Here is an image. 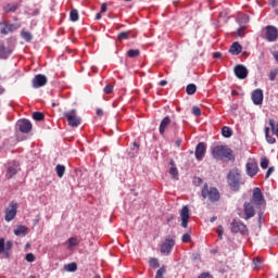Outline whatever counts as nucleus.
Wrapping results in <instances>:
<instances>
[{
    "instance_id": "obj_1",
    "label": "nucleus",
    "mask_w": 278,
    "mask_h": 278,
    "mask_svg": "<svg viewBox=\"0 0 278 278\" xmlns=\"http://www.w3.org/2000/svg\"><path fill=\"white\" fill-rule=\"evenodd\" d=\"M212 155L214 160H219L223 162H236V155H233V150L227 146H215L212 148Z\"/></svg>"
},
{
    "instance_id": "obj_2",
    "label": "nucleus",
    "mask_w": 278,
    "mask_h": 278,
    "mask_svg": "<svg viewBox=\"0 0 278 278\" xmlns=\"http://www.w3.org/2000/svg\"><path fill=\"white\" fill-rule=\"evenodd\" d=\"M227 181H228L229 188L233 192H240V187L244 186V181H242V174L240 173L238 167H235L229 170L227 175Z\"/></svg>"
},
{
    "instance_id": "obj_3",
    "label": "nucleus",
    "mask_w": 278,
    "mask_h": 278,
    "mask_svg": "<svg viewBox=\"0 0 278 278\" xmlns=\"http://www.w3.org/2000/svg\"><path fill=\"white\" fill-rule=\"evenodd\" d=\"M201 197L208 201V203H218L220 201V191L216 187H210L206 182L202 187Z\"/></svg>"
},
{
    "instance_id": "obj_4",
    "label": "nucleus",
    "mask_w": 278,
    "mask_h": 278,
    "mask_svg": "<svg viewBox=\"0 0 278 278\" xmlns=\"http://www.w3.org/2000/svg\"><path fill=\"white\" fill-rule=\"evenodd\" d=\"M250 203H253L256 210H260L262 205H266V199H264V193L260 187L253 189Z\"/></svg>"
},
{
    "instance_id": "obj_5",
    "label": "nucleus",
    "mask_w": 278,
    "mask_h": 278,
    "mask_svg": "<svg viewBox=\"0 0 278 278\" xmlns=\"http://www.w3.org/2000/svg\"><path fill=\"white\" fill-rule=\"evenodd\" d=\"M18 214V203L12 201L9 203V207L4 208V220L5 223H12Z\"/></svg>"
},
{
    "instance_id": "obj_6",
    "label": "nucleus",
    "mask_w": 278,
    "mask_h": 278,
    "mask_svg": "<svg viewBox=\"0 0 278 278\" xmlns=\"http://www.w3.org/2000/svg\"><path fill=\"white\" fill-rule=\"evenodd\" d=\"M63 116L67 119L70 127H79L81 125V117L77 116V110L75 109L64 112Z\"/></svg>"
},
{
    "instance_id": "obj_7",
    "label": "nucleus",
    "mask_w": 278,
    "mask_h": 278,
    "mask_svg": "<svg viewBox=\"0 0 278 278\" xmlns=\"http://www.w3.org/2000/svg\"><path fill=\"white\" fill-rule=\"evenodd\" d=\"M265 39L267 42H277L278 28L271 25L265 27Z\"/></svg>"
},
{
    "instance_id": "obj_8",
    "label": "nucleus",
    "mask_w": 278,
    "mask_h": 278,
    "mask_svg": "<svg viewBox=\"0 0 278 278\" xmlns=\"http://www.w3.org/2000/svg\"><path fill=\"white\" fill-rule=\"evenodd\" d=\"M255 204L253 202H244L243 210H244V220H249L255 216Z\"/></svg>"
},
{
    "instance_id": "obj_9",
    "label": "nucleus",
    "mask_w": 278,
    "mask_h": 278,
    "mask_svg": "<svg viewBox=\"0 0 278 278\" xmlns=\"http://www.w3.org/2000/svg\"><path fill=\"white\" fill-rule=\"evenodd\" d=\"M231 231L232 233H244L247 231V225L240 219H232Z\"/></svg>"
},
{
    "instance_id": "obj_10",
    "label": "nucleus",
    "mask_w": 278,
    "mask_h": 278,
    "mask_svg": "<svg viewBox=\"0 0 278 278\" xmlns=\"http://www.w3.org/2000/svg\"><path fill=\"white\" fill-rule=\"evenodd\" d=\"M180 220H181V227H184V229H188V220H190V208L188 206H184L181 208Z\"/></svg>"
},
{
    "instance_id": "obj_11",
    "label": "nucleus",
    "mask_w": 278,
    "mask_h": 278,
    "mask_svg": "<svg viewBox=\"0 0 278 278\" xmlns=\"http://www.w3.org/2000/svg\"><path fill=\"white\" fill-rule=\"evenodd\" d=\"M235 75L238 79H247L249 77V70H247V66L239 64L235 66Z\"/></svg>"
},
{
    "instance_id": "obj_12",
    "label": "nucleus",
    "mask_w": 278,
    "mask_h": 278,
    "mask_svg": "<svg viewBox=\"0 0 278 278\" xmlns=\"http://www.w3.org/2000/svg\"><path fill=\"white\" fill-rule=\"evenodd\" d=\"M206 151L207 147L205 146L204 142L198 143L195 147V160H198V162H201L203 157H205Z\"/></svg>"
},
{
    "instance_id": "obj_13",
    "label": "nucleus",
    "mask_w": 278,
    "mask_h": 278,
    "mask_svg": "<svg viewBox=\"0 0 278 278\" xmlns=\"http://www.w3.org/2000/svg\"><path fill=\"white\" fill-rule=\"evenodd\" d=\"M17 127L22 134H29L33 128L31 122H29L28 119H20L17 122Z\"/></svg>"
},
{
    "instance_id": "obj_14",
    "label": "nucleus",
    "mask_w": 278,
    "mask_h": 278,
    "mask_svg": "<svg viewBox=\"0 0 278 278\" xmlns=\"http://www.w3.org/2000/svg\"><path fill=\"white\" fill-rule=\"evenodd\" d=\"M47 76L38 74L33 78V88H42V86H47Z\"/></svg>"
},
{
    "instance_id": "obj_15",
    "label": "nucleus",
    "mask_w": 278,
    "mask_h": 278,
    "mask_svg": "<svg viewBox=\"0 0 278 278\" xmlns=\"http://www.w3.org/2000/svg\"><path fill=\"white\" fill-rule=\"evenodd\" d=\"M173 247H175V240L165 239V242L161 245V253L164 255H169L173 251Z\"/></svg>"
},
{
    "instance_id": "obj_16",
    "label": "nucleus",
    "mask_w": 278,
    "mask_h": 278,
    "mask_svg": "<svg viewBox=\"0 0 278 278\" xmlns=\"http://www.w3.org/2000/svg\"><path fill=\"white\" fill-rule=\"evenodd\" d=\"M252 101L254 105H262L264 103V91L262 89H256L252 92Z\"/></svg>"
},
{
    "instance_id": "obj_17",
    "label": "nucleus",
    "mask_w": 278,
    "mask_h": 278,
    "mask_svg": "<svg viewBox=\"0 0 278 278\" xmlns=\"http://www.w3.org/2000/svg\"><path fill=\"white\" fill-rule=\"evenodd\" d=\"M0 25H3V27L0 29V34H2V36H8V34H12L18 29V26L14 24H8L7 22L0 23Z\"/></svg>"
},
{
    "instance_id": "obj_18",
    "label": "nucleus",
    "mask_w": 278,
    "mask_h": 278,
    "mask_svg": "<svg viewBox=\"0 0 278 278\" xmlns=\"http://www.w3.org/2000/svg\"><path fill=\"white\" fill-rule=\"evenodd\" d=\"M18 170H21V167L18 166V164L16 163L9 164L7 166V174H5L7 179H12V177H14V175H16Z\"/></svg>"
},
{
    "instance_id": "obj_19",
    "label": "nucleus",
    "mask_w": 278,
    "mask_h": 278,
    "mask_svg": "<svg viewBox=\"0 0 278 278\" xmlns=\"http://www.w3.org/2000/svg\"><path fill=\"white\" fill-rule=\"evenodd\" d=\"M245 170H247V174L249 175V177H255V175H257V170H258L257 163H254V162L247 163Z\"/></svg>"
},
{
    "instance_id": "obj_20",
    "label": "nucleus",
    "mask_w": 278,
    "mask_h": 278,
    "mask_svg": "<svg viewBox=\"0 0 278 278\" xmlns=\"http://www.w3.org/2000/svg\"><path fill=\"white\" fill-rule=\"evenodd\" d=\"M169 125H170V117L169 116L164 117L159 127V131L161 136H164V134H166V130L168 129Z\"/></svg>"
},
{
    "instance_id": "obj_21",
    "label": "nucleus",
    "mask_w": 278,
    "mask_h": 278,
    "mask_svg": "<svg viewBox=\"0 0 278 278\" xmlns=\"http://www.w3.org/2000/svg\"><path fill=\"white\" fill-rule=\"evenodd\" d=\"M229 53L232 55H240V53H242V45L238 41L233 42L229 48Z\"/></svg>"
},
{
    "instance_id": "obj_22",
    "label": "nucleus",
    "mask_w": 278,
    "mask_h": 278,
    "mask_svg": "<svg viewBox=\"0 0 278 278\" xmlns=\"http://www.w3.org/2000/svg\"><path fill=\"white\" fill-rule=\"evenodd\" d=\"M129 38H136V35H134L131 30L122 31L117 35V39L121 42L122 40H129Z\"/></svg>"
},
{
    "instance_id": "obj_23",
    "label": "nucleus",
    "mask_w": 278,
    "mask_h": 278,
    "mask_svg": "<svg viewBox=\"0 0 278 278\" xmlns=\"http://www.w3.org/2000/svg\"><path fill=\"white\" fill-rule=\"evenodd\" d=\"M170 168H169V175H172L173 179H177L179 177V170L177 169V166H175V161L170 160L169 162Z\"/></svg>"
},
{
    "instance_id": "obj_24",
    "label": "nucleus",
    "mask_w": 278,
    "mask_h": 278,
    "mask_svg": "<svg viewBox=\"0 0 278 278\" xmlns=\"http://www.w3.org/2000/svg\"><path fill=\"white\" fill-rule=\"evenodd\" d=\"M27 230H28L27 226H17L16 229L14 230V235L25 238V236H27Z\"/></svg>"
},
{
    "instance_id": "obj_25",
    "label": "nucleus",
    "mask_w": 278,
    "mask_h": 278,
    "mask_svg": "<svg viewBox=\"0 0 278 278\" xmlns=\"http://www.w3.org/2000/svg\"><path fill=\"white\" fill-rule=\"evenodd\" d=\"M168 270V267H166V265H162L155 274L154 278H165L166 277V273Z\"/></svg>"
},
{
    "instance_id": "obj_26",
    "label": "nucleus",
    "mask_w": 278,
    "mask_h": 278,
    "mask_svg": "<svg viewBox=\"0 0 278 278\" xmlns=\"http://www.w3.org/2000/svg\"><path fill=\"white\" fill-rule=\"evenodd\" d=\"M222 136H224V138H231L233 136V130L228 126H224L222 128Z\"/></svg>"
},
{
    "instance_id": "obj_27",
    "label": "nucleus",
    "mask_w": 278,
    "mask_h": 278,
    "mask_svg": "<svg viewBox=\"0 0 278 278\" xmlns=\"http://www.w3.org/2000/svg\"><path fill=\"white\" fill-rule=\"evenodd\" d=\"M70 21H72V23H77V21H79V11H77V9H73L70 12Z\"/></svg>"
},
{
    "instance_id": "obj_28",
    "label": "nucleus",
    "mask_w": 278,
    "mask_h": 278,
    "mask_svg": "<svg viewBox=\"0 0 278 278\" xmlns=\"http://www.w3.org/2000/svg\"><path fill=\"white\" fill-rule=\"evenodd\" d=\"M21 37L23 38V40H25V42H29L30 40L34 39V35H31V33L25 29L21 31Z\"/></svg>"
},
{
    "instance_id": "obj_29",
    "label": "nucleus",
    "mask_w": 278,
    "mask_h": 278,
    "mask_svg": "<svg viewBox=\"0 0 278 278\" xmlns=\"http://www.w3.org/2000/svg\"><path fill=\"white\" fill-rule=\"evenodd\" d=\"M148 264H149L150 268H152L153 270H155V268H160V260L159 258L150 257Z\"/></svg>"
},
{
    "instance_id": "obj_30",
    "label": "nucleus",
    "mask_w": 278,
    "mask_h": 278,
    "mask_svg": "<svg viewBox=\"0 0 278 278\" xmlns=\"http://www.w3.org/2000/svg\"><path fill=\"white\" fill-rule=\"evenodd\" d=\"M55 172H56L58 177L62 178V177H64V174L66 173V167L64 165L59 164L55 167Z\"/></svg>"
},
{
    "instance_id": "obj_31",
    "label": "nucleus",
    "mask_w": 278,
    "mask_h": 278,
    "mask_svg": "<svg viewBox=\"0 0 278 278\" xmlns=\"http://www.w3.org/2000/svg\"><path fill=\"white\" fill-rule=\"evenodd\" d=\"M68 249H73V247L79 245V239L77 237H72L67 240Z\"/></svg>"
},
{
    "instance_id": "obj_32",
    "label": "nucleus",
    "mask_w": 278,
    "mask_h": 278,
    "mask_svg": "<svg viewBox=\"0 0 278 278\" xmlns=\"http://www.w3.org/2000/svg\"><path fill=\"white\" fill-rule=\"evenodd\" d=\"M64 270H66L67 273H75V270H77V263H70L65 265Z\"/></svg>"
},
{
    "instance_id": "obj_33",
    "label": "nucleus",
    "mask_w": 278,
    "mask_h": 278,
    "mask_svg": "<svg viewBox=\"0 0 278 278\" xmlns=\"http://www.w3.org/2000/svg\"><path fill=\"white\" fill-rule=\"evenodd\" d=\"M140 55V49H130L127 51L128 58H139Z\"/></svg>"
},
{
    "instance_id": "obj_34",
    "label": "nucleus",
    "mask_w": 278,
    "mask_h": 278,
    "mask_svg": "<svg viewBox=\"0 0 278 278\" xmlns=\"http://www.w3.org/2000/svg\"><path fill=\"white\" fill-rule=\"evenodd\" d=\"M186 92H187V94H189V96L194 94V92H197V85H194V84H189V85L187 86V88H186Z\"/></svg>"
},
{
    "instance_id": "obj_35",
    "label": "nucleus",
    "mask_w": 278,
    "mask_h": 278,
    "mask_svg": "<svg viewBox=\"0 0 278 278\" xmlns=\"http://www.w3.org/2000/svg\"><path fill=\"white\" fill-rule=\"evenodd\" d=\"M10 55V50H8L5 47L0 46V58L5 60V58H9Z\"/></svg>"
},
{
    "instance_id": "obj_36",
    "label": "nucleus",
    "mask_w": 278,
    "mask_h": 278,
    "mask_svg": "<svg viewBox=\"0 0 278 278\" xmlns=\"http://www.w3.org/2000/svg\"><path fill=\"white\" fill-rule=\"evenodd\" d=\"M33 118H34V121H38V122L45 121V113L35 112V113H33Z\"/></svg>"
},
{
    "instance_id": "obj_37",
    "label": "nucleus",
    "mask_w": 278,
    "mask_h": 278,
    "mask_svg": "<svg viewBox=\"0 0 278 278\" xmlns=\"http://www.w3.org/2000/svg\"><path fill=\"white\" fill-rule=\"evenodd\" d=\"M2 253H5L7 257H9L8 252L5 250V239L4 238H0V255Z\"/></svg>"
},
{
    "instance_id": "obj_38",
    "label": "nucleus",
    "mask_w": 278,
    "mask_h": 278,
    "mask_svg": "<svg viewBox=\"0 0 278 278\" xmlns=\"http://www.w3.org/2000/svg\"><path fill=\"white\" fill-rule=\"evenodd\" d=\"M181 242H185L186 244H188V242H192V237L190 236V233L182 235Z\"/></svg>"
},
{
    "instance_id": "obj_39",
    "label": "nucleus",
    "mask_w": 278,
    "mask_h": 278,
    "mask_svg": "<svg viewBox=\"0 0 278 278\" xmlns=\"http://www.w3.org/2000/svg\"><path fill=\"white\" fill-rule=\"evenodd\" d=\"M103 92H105V94H112V92H114V86L106 85L103 89Z\"/></svg>"
},
{
    "instance_id": "obj_40",
    "label": "nucleus",
    "mask_w": 278,
    "mask_h": 278,
    "mask_svg": "<svg viewBox=\"0 0 278 278\" xmlns=\"http://www.w3.org/2000/svg\"><path fill=\"white\" fill-rule=\"evenodd\" d=\"M277 75H278V71H277V70H273V71L269 73V80H270V81H275V79H277Z\"/></svg>"
},
{
    "instance_id": "obj_41",
    "label": "nucleus",
    "mask_w": 278,
    "mask_h": 278,
    "mask_svg": "<svg viewBox=\"0 0 278 278\" xmlns=\"http://www.w3.org/2000/svg\"><path fill=\"white\" fill-rule=\"evenodd\" d=\"M268 164H269L268 159L263 157L261 161V168H263V169L268 168Z\"/></svg>"
},
{
    "instance_id": "obj_42",
    "label": "nucleus",
    "mask_w": 278,
    "mask_h": 278,
    "mask_svg": "<svg viewBox=\"0 0 278 278\" xmlns=\"http://www.w3.org/2000/svg\"><path fill=\"white\" fill-rule=\"evenodd\" d=\"M26 262H36V256L33 253H28L25 256Z\"/></svg>"
},
{
    "instance_id": "obj_43",
    "label": "nucleus",
    "mask_w": 278,
    "mask_h": 278,
    "mask_svg": "<svg viewBox=\"0 0 278 278\" xmlns=\"http://www.w3.org/2000/svg\"><path fill=\"white\" fill-rule=\"evenodd\" d=\"M17 8L18 7L16 4H8L7 12H16Z\"/></svg>"
},
{
    "instance_id": "obj_44",
    "label": "nucleus",
    "mask_w": 278,
    "mask_h": 278,
    "mask_svg": "<svg viewBox=\"0 0 278 278\" xmlns=\"http://www.w3.org/2000/svg\"><path fill=\"white\" fill-rule=\"evenodd\" d=\"M247 30V26H241L240 28H238L237 30V35L242 38V36H244V31Z\"/></svg>"
},
{
    "instance_id": "obj_45",
    "label": "nucleus",
    "mask_w": 278,
    "mask_h": 278,
    "mask_svg": "<svg viewBox=\"0 0 278 278\" xmlns=\"http://www.w3.org/2000/svg\"><path fill=\"white\" fill-rule=\"evenodd\" d=\"M265 137H266L268 144H275V142H277V139H275V137H273L270 135H266Z\"/></svg>"
},
{
    "instance_id": "obj_46",
    "label": "nucleus",
    "mask_w": 278,
    "mask_h": 278,
    "mask_svg": "<svg viewBox=\"0 0 278 278\" xmlns=\"http://www.w3.org/2000/svg\"><path fill=\"white\" fill-rule=\"evenodd\" d=\"M192 114H193L194 116H201V108H199V106H193V108H192Z\"/></svg>"
},
{
    "instance_id": "obj_47",
    "label": "nucleus",
    "mask_w": 278,
    "mask_h": 278,
    "mask_svg": "<svg viewBox=\"0 0 278 278\" xmlns=\"http://www.w3.org/2000/svg\"><path fill=\"white\" fill-rule=\"evenodd\" d=\"M12 247H14V243L12 241H7L5 243L7 253L8 251H12Z\"/></svg>"
},
{
    "instance_id": "obj_48",
    "label": "nucleus",
    "mask_w": 278,
    "mask_h": 278,
    "mask_svg": "<svg viewBox=\"0 0 278 278\" xmlns=\"http://www.w3.org/2000/svg\"><path fill=\"white\" fill-rule=\"evenodd\" d=\"M274 173H275V167H269L266 173V179H268V177H270V175Z\"/></svg>"
},
{
    "instance_id": "obj_49",
    "label": "nucleus",
    "mask_w": 278,
    "mask_h": 278,
    "mask_svg": "<svg viewBox=\"0 0 278 278\" xmlns=\"http://www.w3.org/2000/svg\"><path fill=\"white\" fill-rule=\"evenodd\" d=\"M100 12L104 14V12H108V3H102Z\"/></svg>"
},
{
    "instance_id": "obj_50",
    "label": "nucleus",
    "mask_w": 278,
    "mask_h": 278,
    "mask_svg": "<svg viewBox=\"0 0 278 278\" xmlns=\"http://www.w3.org/2000/svg\"><path fill=\"white\" fill-rule=\"evenodd\" d=\"M216 232L217 233H225V230H224L223 226H218Z\"/></svg>"
},
{
    "instance_id": "obj_51",
    "label": "nucleus",
    "mask_w": 278,
    "mask_h": 278,
    "mask_svg": "<svg viewBox=\"0 0 278 278\" xmlns=\"http://www.w3.org/2000/svg\"><path fill=\"white\" fill-rule=\"evenodd\" d=\"M96 114L97 116H103V111L101 109H97Z\"/></svg>"
},
{
    "instance_id": "obj_52",
    "label": "nucleus",
    "mask_w": 278,
    "mask_h": 278,
    "mask_svg": "<svg viewBox=\"0 0 278 278\" xmlns=\"http://www.w3.org/2000/svg\"><path fill=\"white\" fill-rule=\"evenodd\" d=\"M269 5H273V8H275V5H277V0H269Z\"/></svg>"
},
{
    "instance_id": "obj_53",
    "label": "nucleus",
    "mask_w": 278,
    "mask_h": 278,
    "mask_svg": "<svg viewBox=\"0 0 278 278\" xmlns=\"http://www.w3.org/2000/svg\"><path fill=\"white\" fill-rule=\"evenodd\" d=\"M101 11H100V13H98V14H96V21H101Z\"/></svg>"
},
{
    "instance_id": "obj_54",
    "label": "nucleus",
    "mask_w": 278,
    "mask_h": 278,
    "mask_svg": "<svg viewBox=\"0 0 278 278\" xmlns=\"http://www.w3.org/2000/svg\"><path fill=\"white\" fill-rule=\"evenodd\" d=\"M220 52H215L214 54H213V56L215 58V59H218V58H220Z\"/></svg>"
},
{
    "instance_id": "obj_55",
    "label": "nucleus",
    "mask_w": 278,
    "mask_h": 278,
    "mask_svg": "<svg viewBox=\"0 0 278 278\" xmlns=\"http://www.w3.org/2000/svg\"><path fill=\"white\" fill-rule=\"evenodd\" d=\"M268 135H270V128L266 127L265 128V136H268Z\"/></svg>"
},
{
    "instance_id": "obj_56",
    "label": "nucleus",
    "mask_w": 278,
    "mask_h": 278,
    "mask_svg": "<svg viewBox=\"0 0 278 278\" xmlns=\"http://www.w3.org/2000/svg\"><path fill=\"white\" fill-rule=\"evenodd\" d=\"M168 84V81H166V80H161L160 81V86H166Z\"/></svg>"
},
{
    "instance_id": "obj_57",
    "label": "nucleus",
    "mask_w": 278,
    "mask_h": 278,
    "mask_svg": "<svg viewBox=\"0 0 278 278\" xmlns=\"http://www.w3.org/2000/svg\"><path fill=\"white\" fill-rule=\"evenodd\" d=\"M274 58H275L276 62L278 63V51L274 52Z\"/></svg>"
},
{
    "instance_id": "obj_58",
    "label": "nucleus",
    "mask_w": 278,
    "mask_h": 278,
    "mask_svg": "<svg viewBox=\"0 0 278 278\" xmlns=\"http://www.w3.org/2000/svg\"><path fill=\"white\" fill-rule=\"evenodd\" d=\"M176 146L181 147V139L176 140Z\"/></svg>"
},
{
    "instance_id": "obj_59",
    "label": "nucleus",
    "mask_w": 278,
    "mask_h": 278,
    "mask_svg": "<svg viewBox=\"0 0 278 278\" xmlns=\"http://www.w3.org/2000/svg\"><path fill=\"white\" fill-rule=\"evenodd\" d=\"M253 262L257 265L260 264V258H254Z\"/></svg>"
},
{
    "instance_id": "obj_60",
    "label": "nucleus",
    "mask_w": 278,
    "mask_h": 278,
    "mask_svg": "<svg viewBox=\"0 0 278 278\" xmlns=\"http://www.w3.org/2000/svg\"><path fill=\"white\" fill-rule=\"evenodd\" d=\"M218 217L214 216L211 218V223H214Z\"/></svg>"
},
{
    "instance_id": "obj_61",
    "label": "nucleus",
    "mask_w": 278,
    "mask_h": 278,
    "mask_svg": "<svg viewBox=\"0 0 278 278\" xmlns=\"http://www.w3.org/2000/svg\"><path fill=\"white\" fill-rule=\"evenodd\" d=\"M218 235V240H223V233H217Z\"/></svg>"
},
{
    "instance_id": "obj_62",
    "label": "nucleus",
    "mask_w": 278,
    "mask_h": 278,
    "mask_svg": "<svg viewBox=\"0 0 278 278\" xmlns=\"http://www.w3.org/2000/svg\"><path fill=\"white\" fill-rule=\"evenodd\" d=\"M134 147H137V149H140V146L138 143L134 142Z\"/></svg>"
},
{
    "instance_id": "obj_63",
    "label": "nucleus",
    "mask_w": 278,
    "mask_h": 278,
    "mask_svg": "<svg viewBox=\"0 0 278 278\" xmlns=\"http://www.w3.org/2000/svg\"><path fill=\"white\" fill-rule=\"evenodd\" d=\"M199 184H201L203 180L201 178H198Z\"/></svg>"
},
{
    "instance_id": "obj_64",
    "label": "nucleus",
    "mask_w": 278,
    "mask_h": 278,
    "mask_svg": "<svg viewBox=\"0 0 278 278\" xmlns=\"http://www.w3.org/2000/svg\"><path fill=\"white\" fill-rule=\"evenodd\" d=\"M29 278H36V276H29Z\"/></svg>"
}]
</instances>
